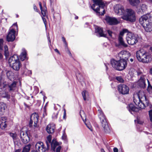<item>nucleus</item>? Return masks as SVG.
<instances>
[{"label": "nucleus", "instance_id": "9d476101", "mask_svg": "<svg viewBox=\"0 0 152 152\" xmlns=\"http://www.w3.org/2000/svg\"><path fill=\"white\" fill-rule=\"evenodd\" d=\"M36 152H45L47 148L44 146L42 142H38L35 145Z\"/></svg>", "mask_w": 152, "mask_h": 152}, {"label": "nucleus", "instance_id": "4d7b16f0", "mask_svg": "<svg viewBox=\"0 0 152 152\" xmlns=\"http://www.w3.org/2000/svg\"><path fill=\"white\" fill-rule=\"evenodd\" d=\"M34 10L36 12H38L37 11V7L35 5H34Z\"/></svg>", "mask_w": 152, "mask_h": 152}, {"label": "nucleus", "instance_id": "412c9836", "mask_svg": "<svg viewBox=\"0 0 152 152\" xmlns=\"http://www.w3.org/2000/svg\"><path fill=\"white\" fill-rule=\"evenodd\" d=\"M7 108L6 104L2 102H0V113L2 114Z\"/></svg>", "mask_w": 152, "mask_h": 152}, {"label": "nucleus", "instance_id": "20e7f679", "mask_svg": "<svg viewBox=\"0 0 152 152\" xmlns=\"http://www.w3.org/2000/svg\"><path fill=\"white\" fill-rule=\"evenodd\" d=\"M9 63L10 66L15 71H18L21 66V64L17 54H14L9 58Z\"/></svg>", "mask_w": 152, "mask_h": 152}, {"label": "nucleus", "instance_id": "c03bdc74", "mask_svg": "<svg viewBox=\"0 0 152 152\" xmlns=\"http://www.w3.org/2000/svg\"><path fill=\"white\" fill-rule=\"evenodd\" d=\"M116 79L120 82L123 83L124 81V80L121 77H116Z\"/></svg>", "mask_w": 152, "mask_h": 152}, {"label": "nucleus", "instance_id": "680f3d73", "mask_svg": "<svg viewBox=\"0 0 152 152\" xmlns=\"http://www.w3.org/2000/svg\"><path fill=\"white\" fill-rule=\"evenodd\" d=\"M54 50L57 53H58L59 54L60 53V52H59V51L57 49H55V50Z\"/></svg>", "mask_w": 152, "mask_h": 152}, {"label": "nucleus", "instance_id": "c756f323", "mask_svg": "<svg viewBox=\"0 0 152 152\" xmlns=\"http://www.w3.org/2000/svg\"><path fill=\"white\" fill-rule=\"evenodd\" d=\"M82 95L83 99L85 101L86 99L89 96L88 92L86 91H84L82 92Z\"/></svg>", "mask_w": 152, "mask_h": 152}, {"label": "nucleus", "instance_id": "393cba45", "mask_svg": "<svg viewBox=\"0 0 152 152\" xmlns=\"http://www.w3.org/2000/svg\"><path fill=\"white\" fill-rule=\"evenodd\" d=\"M10 91H14L16 87V82H13L11 84L9 85Z\"/></svg>", "mask_w": 152, "mask_h": 152}, {"label": "nucleus", "instance_id": "5701e85b", "mask_svg": "<svg viewBox=\"0 0 152 152\" xmlns=\"http://www.w3.org/2000/svg\"><path fill=\"white\" fill-rule=\"evenodd\" d=\"M22 52L20 56V60L23 61L27 58L26 52V50L24 48L22 49Z\"/></svg>", "mask_w": 152, "mask_h": 152}, {"label": "nucleus", "instance_id": "a211bd4d", "mask_svg": "<svg viewBox=\"0 0 152 152\" xmlns=\"http://www.w3.org/2000/svg\"><path fill=\"white\" fill-rule=\"evenodd\" d=\"M6 118L5 117L0 118V127L2 129H4L7 126L6 123Z\"/></svg>", "mask_w": 152, "mask_h": 152}, {"label": "nucleus", "instance_id": "f03ea898", "mask_svg": "<svg viewBox=\"0 0 152 152\" xmlns=\"http://www.w3.org/2000/svg\"><path fill=\"white\" fill-rule=\"evenodd\" d=\"M139 22L146 31L150 32L152 30V16L151 13L147 14L141 16L140 18Z\"/></svg>", "mask_w": 152, "mask_h": 152}, {"label": "nucleus", "instance_id": "ea45409f", "mask_svg": "<svg viewBox=\"0 0 152 152\" xmlns=\"http://www.w3.org/2000/svg\"><path fill=\"white\" fill-rule=\"evenodd\" d=\"M46 11L45 12V16H44L42 14V15H41V17H42V19L43 20V22L45 24V27L46 26V24H47V21H46V20L45 18V17H47L46 16Z\"/></svg>", "mask_w": 152, "mask_h": 152}, {"label": "nucleus", "instance_id": "423d86ee", "mask_svg": "<svg viewBox=\"0 0 152 152\" xmlns=\"http://www.w3.org/2000/svg\"><path fill=\"white\" fill-rule=\"evenodd\" d=\"M98 112L99 113L98 116L105 132L107 133H109L110 130L108 125L105 116L101 109L98 110Z\"/></svg>", "mask_w": 152, "mask_h": 152}, {"label": "nucleus", "instance_id": "4468645a", "mask_svg": "<svg viewBox=\"0 0 152 152\" xmlns=\"http://www.w3.org/2000/svg\"><path fill=\"white\" fill-rule=\"evenodd\" d=\"M117 70L121 71L124 69L127 65V62L126 60L121 59L119 60Z\"/></svg>", "mask_w": 152, "mask_h": 152}, {"label": "nucleus", "instance_id": "49530a36", "mask_svg": "<svg viewBox=\"0 0 152 152\" xmlns=\"http://www.w3.org/2000/svg\"><path fill=\"white\" fill-rule=\"evenodd\" d=\"M142 10H141V8L140 7V6L138 7H137V12L138 13L140 14H142L143 13H144V12H143L141 11Z\"/></svg>", "mask_w": 152, "mask_h": 152}, {"label": "nucleus", "instance_id": "6e6552de", "mask_svg": "<svg viewBox=\"0 0 152 152\" xmlns=\"http://www.w3.org/2000/svg\"><path fill=\"white\" fill-rule=\"evenodd\" d=\"M38 118L39 116L36 113H33L31 115L29 125L30 127L35 129L37 127Z\"/></svg>", "mask_w": 152, "mask_h": 152}, {"label": "nucleus", "instance_id": "a19ab883", "mask_svg": "<svg viewBox=\"0 0 152 152\" xmlns=\"http://www.w3.org/2000/svg\"><path fill=\"white\" fill-rule=\"evenodd\" d=\"M26 134H27L26 132H24L23 131H22V129L21 130L20 134L21 139L25 136Z\"/></svg>", "mask_w": 152, "mask_h": 152}, {"label": "nucleus", "instance_id": "f704fd0d", "mask_svg": "<svg viewBox=\"0 0 152 152\" xmlns=\"http://www.w3.org/2000/svg\"><path fill=\"white\" fill-rule=\"evenodd\" d=\"M39 4L40 6V10H41L42 14L44 16H45V12L46 11V10H43L42 5V4L40 2H39Z\"/></svg>", "mask_w": 152, "mask_h": 152}, {"label": "nucleus", "instance_id": "e2e57ef3", "mask_svg": "<svg viewBox=\"0 0 152 152\" xmlns=\"http://www.w3.org/2000/svg\"><path fill=\"white\" fill-rule=\"evenodd\" d=\"M31 72L30 70L28 71V75H31Z\"/></svg>", "mask_w": 152, "mask_h": 152}, {"label": "nucleus", "instance_id": "b1692460", "mask_svg": "<svg viewBox=\"0 0 152 152\" xmlns=\"http://www.w3.org/2000/svg\"><path fill=\"white\" fill-rule=\"evenodd\" d=\"M118 41L120 44L125 47H126L128 46L124 41L122 37L119 36L118 37Z\"/></svg>", "mask_w": 152, "mask_h": 152}, {"label": "nucleus", "instance_id": "8fccbe9b", "mask_svg": "<svg viewBox=\"0 0 152 152\" xmlns=\"http://www.w3.org/2000/svg\"><path fill=\"white\" fill-rule=\"evenodd\" d=\"M62 139L64 140H66V135L64 131L63 135L62 136Z\"/></svg>", "mask_w": 152, "mask_h": 152}, {"label": "nucleus", "instance_id": "864d4df0", "mask_svg": "<svg viewBox=\"0 0 152 152\" xmlns=\"http://www.w3.org/2000/svg\"><path fill=\"white\" fill-rule=\"evenodd\" d=\"M61 149V147L60 146H58L56 149V152H60Z\"/></svg>", "mask_w": 152, "mask_h": 152}, {"label": "nucleus", "instance_id": "338daca9", "mask_svg": "<svg viewBox=\"0 0 152 152\" xmlns=\"http://www.w3.org/2000/svg\"><path fill=\"white\" fill-rule=\"evenodd\" d=\"M150 73L151 74H152V68L150 69Z\"/></svg>", "mask_w": 152, "mask_h": 152}, {"label": "nucleus", "instance_id": "c85d7f7f", "mask_svg": "<svg viewBox=\"0 0 152 152\" xmlns=\"http://www.w3.org/2000/svg\"><path fill=\"white\" fill-rule=\"evenodd\" d=\"M47 140L46 141V142L48 148L50 146V144L51 142V137L50 135H49L47 137Z\"/></svg>", "mask_w": 152, "mask_h": 152}, {"label": "nucleus", "instance_id": "dca6fc26", "mask_svg": "<svg viewBox=\"0 0 152 152\" xmlns=\"http://www.w3.org/2000/svg\"><path fill=\"white\" fill-rule=\"evenodd\" d=\"M55 128V124L53 123H50L47 126L46 130L48 133L52 134L54 132Z\"/></svg>", "mask_w": 152, "mask_h": 152}, {"label": "nucleus", "instance_id": "4c0bfd02", "mask_svg": "<svg viewBox=\"0 0 152 152\" xmlns=\"http://www.w3.org/2000/svg\"><path fill=\"white\" fill-rule=\"evenodd\" d=\"M140 7L141 10H142L141 11L142 12H144L147 9V7L145 4L140 5Z\"/></svg>", "mask_w": 152, "mask_h": 152}, {"label": "nucleus", "instance_id": "5fc2aeb1", "mask_svg": "<svg viewBox=\"0 0 152 152\" xmlns=\"http://www.w3.org/2000/svg\"><path fill=\"white\" fill-rule=\"evenodd\" d=\"M64 115L63 116V119H65L66 117V111L65 109H64Z\"/></svg>", "mask_w": 152, "mask_h": 152}, {"label": "nucleus", "instance_id": "37998d69", "mask_svg": "<svg viewBox=\"0 0 152 152\" xmlns=\"http://www.w3.org/2000/svg\"><path fill=\"white\" fill-rule=\"evenodd\" d=\"M84 122L85 123V124L87 127L91 131H92V126L91 125L90 123H86V122H85L84 120L83 119Z\"/></svg>", "mask_w": 152, "mask_h": 152}, {"label": "nucleus", "instance_id": "052dcab7", "mask_svg": "<svg viewBox=\"0 0 152 152\" xmlns=\"http://www.w3.org/2000/svg\"><path fill=\"white\" fill-rule=\"evenodd\" d=\"M21 149H19L17 150H16L14 152H20Z\"/></svg>", "mask_w": 152, "mask_h": 152}, {"label": "nucleus", "instance_id": "f3484780", "mask_svg": "<svg viewBox=\"0 0 152 152\" xmlns=\"http://www.w3.org/2000/svg\"><path fill=\"white\" fill-rule=\"evenodd\" d=\"M145 76H141L137 82V85L140 87L144 88L146 86Z\"/></svg>", "mask_w": 152, "mask_h": 152}, {"label": "nucleus", "instance_id": "a878e982", "mask_svg": "<svg viewBox=\"0 0 152 152\" xmlns=\"http://www.w3.org/2000/svg\"><path fill=\"white\" fill-rule=\"evenodd\" d=\"M135 35H137L135 34H134L131 32H128L126 36V40H130L131 39L133 38L134 37H136Z\"/></svg>", "mask_w": 152, "mask_h": 152}, {"label": "nucleus", "instance_id": "58836bf2", "mask_svg": "<svg viewBox=\"0 0 152 152\" xmlns=\"http://www.w3.org/2000/svg\"><path fill=\"white\" fill-rule=\"evenodd\" d=\"M128 31L127 29H124L122 31H121L120 33V34L119 36H121L122 37L124 34L125 33L128 32Z\"/></svg>", "mask_w": 152, "mask_h": 152}, {"label": "nucleus", "instance_id": "aec40b11", "mask_svg": "<svg viewBox=\"0 0 152 152\" xmlns=\"http://www.w3.org/2000/svg\"><path fill=\"white\" fill-rule=\"evenodd\" d=\"M129 111L132 114V112H137L139 111V109L135 107L132 104H130L128 107Z\"/></svg>", "mask_w": 152, "mask_h": 152}, {"label": "nucleus", "instance_id": "72a5a7b5", "mask_svg": "<svg viewBox=\"0 0 152 152\" xmlns=\"http://www.w3.org/2000/svg\"><path fill=\"white\" fill-rule=\"evenodd\" d=\"M107 32L110 38L113 39L115 38V34H114V33H113L112 31L109 30H107Z\"/></svg>", "mask_w": 152, "mask_h": 152}, {"label": "nucleus", "instance_id": "de8ad7c7", "mask_svg": "<svg viewBox=\"0 0 152 152\" xmlns=\"http://www.w3.org/2000/svg\"><path fill=\"white\" fill-rule=\"evenodd\" d=\"M58 113L57 112L56 113H54L52 115V117L54 119H56L57 118V115Z\"/></svg>", "mask_w": 152, "mask_h": 152}, {"label": "nucleus", "instance_id": "2f4dec72", "mask_svg": "<svg viewBox=\"0 0 152 152\" xmlns=\"http://www.w3.org/2000/svg\"><path fill=\"white\" fill-rule=\"evenodd\" d=\"M10 136L12 137L13 141L14 142L17 139V135L16 133H10Z\"/></svg>", "mask_w": 152, "mask_h": 152}, {"label": "nucleus", "instance_id": "cd10ccee", "mask_svg": "<svg viewBox=\"0 0 152 152\" xmlns=\"http://www.w3.org/2000/svg\"><path fill=\"white\" fill-rule=\"evenodd\" d=\"M130 4L133 6H135L140 2V0H128Z\"/></svg>", "mask_w": 152, "mask_h": 152}, {"label": "nucleus", "instance_id": "6ab92c4d", "mask_svg": "<svg viewBox=\"0 0 152 152\" xmlns=\"http://www.w3.org/2000/svg\"><path fill=\"white\" fill-rule=\"evenodd\" d=\"M136 37H134L133 38L127 40V42L129 45H133L136 44L138 42V37L137 35H135Z\"/></svg>", "mask_w": 152, "mask_h": 152}, {"label": "nucleus", "instance_id": "1a4fd4ad", "mask_svg": "<svg viewBox=\"0 0 152 152\" xmlns=\"http://www.w3.org/2000/svg\"><path fill=\"white\" fill-rule=\"evenodd\" d=\"M115 13L119 15H124L126 12L124 7L120 5H116L114 8Z\"/></svg>", "mask_w": 152, "mask_h": 152}, {"label": "nucleus", "instance_id": "473e14b6", "mask_svg": "<svg viewBox=\"0 0 152 152\" xmlns=\"http://www.w3.org/2000/svg\"><path fill=\"white\" fill-rule=\"evenodd\" d=\"M30 149V146L27 145L23 148L22 152H29Z\"/></svg>", "mask_w": 152, "mask_h": 152}, {"label": "nucleus", "instance_id": "7c9ffc66", "mask_svg": "<svg viewBox=\"0 0 152 152\" xmlns=\"http://www.w3.org/2000/svg\"><path fill=\"white\" fill-rule=\"evenodd\" d=\"M50 145H51L52 149L54 150L56 147L58 145V144L56 141L53 140Z\"/></svg>", "mask_w": 152, "mask_h": 152}, {"label": "nucleus", "instance_id": "f257e3e1", "mask_svg": "<svg viewBox=\"0 0 152 152\" xmlns=\"http://www.w3.org/2000/svg\"><path fill=\"white\" fill-rule=\"evenodd\" d=\"M133 102L136 105L141 109H144L148 105V101L146 99L145 93L143 91H140L137 93V96L133 97Z\"/></svg>", "mask_w": 152, "mask_h": 152}, {"label": "nucleus", "instance_id": "774afa93", "mask_svg": "<svg viewBox=\"0 0 152 152\" xmlns=\"http://www.w3.org/2000/svg\"><path fill=\"white\" fill-rule=\"evenodd\" d=\"M101 152H105L104 150L102 148L101 149Z\"/></svg>", "mask_w": 152, "mask_h": 152}, {"label": "nucleus", "instance_id": "3c124183", "mask_svg": "<svg viewBox=\"0 0 152 152\" xmlns=\"http://www.w3.org/2000/svg\"><path fill=\"white\" fill-rule=\"evenodd\" d=\"M137 75L139 77L140 76V77H141V76H144V75H142V72H141L138 71H137Z\"/></svg>", "mask_w": 152, "mask_h": 152}, {"label": "nucleus", "instance_id": "39448f33", "mask_svg": "<svg viewBox=\"0 0 152 152\" xmlns=\"http://www.w3.org/2000/svg\"><path fill=\"white\" fill-rule=\"evenodd\" d=\"M94 4L91 6V8L95 11L97 15L100 14L99 11L100 10H102V12L101 13V15H103L104 14L105 10L103 9L105 6V4L102 0H92Z\"/></svg>", "mask_w": 152, "mask_h": 152}, {"label": "nucleus", "instance_id": "2eb2a0df", "mask_svg": "<svg viewBox=\"0 0 152 152\" xmlns=\"http://www.w3.org/2000/svg\"><path fill=\"white\" fill-rule=\"evenodd\" d=\"M96 35L99 37H107V34L103 33V31L102 28L97 27L95 28Z\"/></svg>", "mask_w": 152, "mask_h": 152}, {"label": "nucleus", "instance_id": "9b49d317", "mask_svg": "<svg viewBox=\"0 0 152 152\" xmlns=\"http://www.w3.org/2000/svg\"><path fill=\"white\" fill-rule=\"evenodd\" d=\"M118 89L120 93L123 94H128L129 91V87L126 85L123 84L118 85Z\"/></svg>", "mask_w": 152, "mask_h": 152}, {"label": "nucleus", "instance_id": "69168bd1", "mask_svg": "<svg viewBox=\"0 0 152 152\" xmlns=\"http://www.w3.org/2000/svg\"><path fill=\"white\" fill-rule=\"evenodd\" d=\"M13 25L15 26H16L17 29H18V26H17V25L16 23H15Z\"/></svg>", "mask_w": 152, "mask_h": 152}, {"label": "nucleus", "instance_id": "603ef678", "mask_svg": "<svg viewBox=\"0 0 152 152\" xmlns=\"http://www.w3.org/2000/svg\"><path fill=\"white\" fill-rule=\"evenodd\" d=\"M62 39L63 41V42L64 43L65 45L66 46H67V43L66 42L65 38L64 37H62Z\"/></svg>", "mask_w": 152, "mask_h": 152}, {"label": "nucleus", "instance_id": "7ed1b4c3", "mask_svg": "<svg viewBox=\"0 0 152 152\" xmlns=\"http://www.w3.org/2000/svg\"><path fill=\"white\" fill-rule=\"evenodd\" d=\"M136 57L139 61L144 63H148L151 61V56L143 50H140L136 52Z\"/></svg>", "mask_w": 152, "mask_h": 152}, {"label": "nucleus", "instance_id": "09e8293b", "mask_svg": "<svg viewBox=\"0 0 152 152\" xmlns=\"http://www.w3.org/2000/svg\"><path fill=\"white\" fill-rule=\"evenodd\" d=\"M3 39H0V50H1L2 49L3 46Z\"/></svg>", "mask_w": 152, "mask_h": 152}, {"label": "nucleus", "instance_id": "e433bc0d", "mask_svg": "<svg viewBox=\"0 0 152 152\" xmlns=\"http://www.w3.org/2000/svg\"><path fill=\"white\" fill-rule=\"evenodd\" d=\"M4 54L6 56H8L9 55V53L8 50V48L7 46L6 45H5L4 46Z\"/></svg>", "mask_w": 152, "mask_h": 152}, {"label": "nucleus", "instance_id": "4be33fe9", "mask_svg": "<svg viewBox=\"0 0 152 152\" xmlns=\"http://www.w3.org/2000/svg\"><path fill=\"white\" fill-rule=\"evenodd\" d=\"M119 61H116L114 59H112L111 60V64L112 66L117 70L118 66L119 65Z\"/></svg>", "mask_w": 152, "mask_h": 152}, {"label": "nucleus", "instance_id": "79ce46f5", "mask_svg": "<svg viewBox=\"0 0 152 152\" xmlns=\"http://www.w3.org/2000/svg\"><path fill=\"white\" fill-rule=\"evenodd\" d=\"M148 86L147 88V90L149 92H152V86L150 85V83L148 80Z\"/></svg>", "mask_w": 152, "mask_h": 152}, {"label": "nucleus", "instance_id": "ddd939ff", "mask_svg": "<svg viewBox=\"0 0 152 152\" xmlns=\"http://www.w3.org/2000/svg\"><path fill=\"white\" fill-rule=\"evenodd\" d=\"M15 31L14 29L10 30L7 36V39L8 42L13 41L15 39Z\"/></svg>", "mask_w": 152, "mask_h": 152}, {"label": "nucleus", "instance_id": "6e6d98bb", "mask_svg": "<svg viewBox=\"0 0 152 152\" xmlns=\"http://www.w3.org/2000/svg\"><path fill=\"white\" fill-rule=\"evenodd\" d=\"M50 4L51 6L53 5L54 1V0H50Z\"/></svg>", "mask_w": 152, "mask_h": 152}, {"label": "nucleus", "instance_id": "0e129e2a", "mask_svg": "<svg viewBox=\"0 0 152 152\" xmlns=\"http://www.w3.org/2000/svg\"><path fill=\"white\" fill-rule=\"evenodd\" d=\"M57 15H58V19L59 20H60L61 18V16L60 15H59V14H58Z\"/></svg>", "mask_w": 152, "mask_h": 152}, {"label": "nucleus", "instance_id": "bf43d9fd", "mask_svg": "<svg viewBox=\"0 0 152 152\" xmlns=\"http://www.w3.org/2000/svg\"><path fill=\"white\" fill-rule=\"evenodd\" d=\"M137 121L138 124H142V121H140L139 119H137Z\"/></svg>", "mask_w": 152, "mask_h": 152}, {"label": "nucleus", "instance_id": "13d9d810", "mask_svg": "<svg viewBox=\"0 0 152 152\" xmlns=\"http://www.w3.org/2000/svg\"><path fill=\"white\" fill-rule=\"evenodd\" d=\"M113 151L114 152H118V150L117 148H113Z\"/></svg>", "mask_w": 152, "mask_h": 152}, {"label": "nucleus", "instance_id": "f8f14e48", "mask_svg": "<svg viewBox=\"0 0 152 152\" xmlns=\"http://www.w3.org/2000/svg\"><path fill=\"white\" fill-rule=\"evenodd\" d=\"M105 20L110 25H115L120 23L119 20L114 17H111L108 16H106Z\"/></svg>", "mask_w": 152, "mask_h": 152}, {"label": "nucleus", "instance_id": "a18cd8bd", "mask_svg": "<svg viewBox=\"0 0 152 152\" xmlns=\"http://www.w3.org/2000/svg\"><path fill=\"white\" fill-rule=\"evenodd\" d=\"M149 115L150 121L152 122V110H151L149 111Z\"/></svg>", "mask_w": 152, "mask_h": 152}, {"label": "nucleus", "instance_id": "0eeeda50", "mask_svg": "<svg viewBox=\"0 0 152 152\" xmlns=\"http://www.w3.org/2000/svg\"><path fill=\"white\" fill-rule=\"evenodd\" d=\"M126 13L121 17L123 20L131 22H134L136 20L135 13L132 10L127 9L126 10Z\"/></svg>", "mask_w": 152, "mask_h": 152}, {"label": "nucleus", "instance_id": "c9c22d12", "mask_svg": "<svg viewBox=\"0 0 152 152\" xmlns=\"http://www.w3.org/2000/svg\"><path fill=\"white\" fill-rule=\"evenodd\" d=\"M126 52L125 51H122L118 54V56L120 57L121 59V58H123L124 57V56L125 55V54L126 53Z\"/></svg>", "mask_w": 152, "mask_h": 152}, {"label": "nucleus", "instance_id": "bb28decb", "mask_svg": "<svg viewBox=\"0 0 152 152\" xmlns=\"http://www.w3.org/2000/svg\"><path fill=\"white\" fill-rule=\"evenodd\" d=\"M22 141L25 144L28 143L30 141V138L27 134H26L25 136L21 139Z\"/></svg>", "mask_w": 152, "mask_h": 152}]
</instances>
